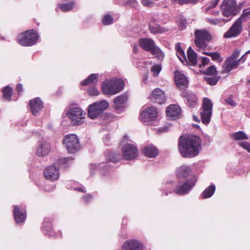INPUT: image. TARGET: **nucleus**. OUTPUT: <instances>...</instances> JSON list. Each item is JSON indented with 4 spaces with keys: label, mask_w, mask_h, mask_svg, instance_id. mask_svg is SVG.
<instances>
[{
    "label": "nucleus",
    "mask_w": 250,
    "mask_h": 250,
    "mask_svg": "<svg viewBox=\"0 0 250 250\" xmlns=\"http://www.w3.org/2000/svg\"><path fill=\"white\" fill-rule=\"evenodd\" d=\"M39 36L33 29L28 30L19 34L17 41L22 46H30L35 44L39 39Z\"/></svg>",
    "instance_id": "nucleus-3"
},
{
    "label": "nucleus",
    "mask_w": 250,
    "mask_h": 250,
    "mask_svg": "<svg viewBox=\"0 0 250 250\" xmlns=\"http://www.w3.org/2000/svg\"><path fill=\"white\" fill-rule=\"evenodd\" d=\"M230 137L234 139L236 141L248 140L249 139L247 135L242 131H239L232 133L230 135Z\"/></svg>",
    "instance_id": "nucleus-33"
},
{
    "label": "nucleus",
    "mask_w": 250,
    "mask_h": 250,
    "mask_svg": "<svg viewBox=\"0 0 250 250\" xmlns=\"http://www.w3.org/2000/svg\"><path fill=\"white\" fill-rule=\"evenodd\" d=\"M239 64V61L234 60L232 58H228L225 61L223 65L224 71L226 73H229L233 69L237 68Z\"/></svg>",
    "instance_id": "nucleus-23"
},
{
    "label": "nucleus",
    "mask_w": 250,
    "mask_h": 250,
    "mask_svg": "<svg viewBox=\"0 0 250 250\" xmlns=\"http://www.w3.org/2000/svg\"><path fill=\"white\" fill-rule=\"evenodd\" d=\"M220 0H212L207 4L205 7V11L208 12L212 8H214L218 4Z\"/></svg>",
    "instance_id": "nucleus-43"
},
{
    "label": "nucleus",
    "mask_w": 250,
    "mask_h": 250,
    "mask_svg": "<svg viewBox=\"0 0 250 250\" xmlns=\"http://www.w3.org/2000/svg\"><path fill=\"white\" fill-rule=\"evenodd\" d=\"M235 98L233 95H230L229 97L225 99V101L227 104L234 106L237 104V102L234 100Z\"/></svg>",
    "instance_id": "nucleus-42"
},
{
    "label": "nucleus",
    "mask_w": 250,
    "mask_h": 250,
    "mask_svg": "<svg viewBox=\"0 0 250 250\" xmlns=\"http://www.w3.org/2000/svg\"><path fill=\"white\" fill-rule=\"evenodd\" d=\"M113 19L109 15H105L103 19V22L104 25H109L113 23Z\"/></svg>",
    "instance_id": "nucleus-45"
},
{
    "label": "nucleus",
    "mask_w": 250,
    "mask_h": 250,
    "mask_svg": "<svg viewBox=\"0 0 250 250\" xmlns=\"http://www.w3.org/2000/svg\"><path fill=\"white\" fill-rule=\"evenodd\" d=\"M50 151V146L49 144L47 142L42 141L40 142L36 153L38 156L42 157L47 154Z\"/></svg>",
    "instance_id": "nucleus-22"
},
{
    "label": "nucleus",
    "mask_w": 250,
    "mask_h": 250,
    "mask_svg": "<svg viewBox=\"0 0 250 250\" xmlns=\"http://www.w3.org/2000/svg\"><path fill=\"white\" fill-rule=\"evenodd\" d=\"M230 20V19L225 18H207L206 21L211 25L222 26L226 22H228Z\"/></svg>",
    "instance_id": "nucleus-27"
},
{
    "label": "nucleus",
    "mask_w": 250,
    "mask_h": 250,
    "mask_svg": "<svg viewBox=\"0 0 250 250\" xmlns=\"http://www.w3.org/2000/svg\"><path fill=\"white\" fill-rule=\"evenodd\" d=\"M85 113L80 107H71L68 111L67 116L74 125H79L83 123Z\"/></svg>",
    "instance_id": "nucleus-8"
},
{
    "label": "nucleus",
    "mask_w": 250,
    "mask_h": 250,
    "mask_svg": "<svg viewBox=\"0 0 250 250\" xmlns=\"http://www.w3.org/2000/svg\"><path fill=\"white\" fill-rule=\"evenodd\" d=\"M108 106V103L104 100L90 104L88 107L87 116L91 119H95L106 109Z\"/></svg>",
    "instance_id": "nucleus-4"
},
{
    "label": "nucleus",
    "mask_w": 250,
    "mask_h": 250,
    "mask_svg": "<svg viewBox=\"0 0 250 250\" xmlns=\"http://www.w3.org/2000/svg\"><path fill=\"white\" fill-rule=\"evenodd\" d=\"M14 215L15 220L17 223L23 222L25 220V210L23 208H20L18 206H14Z\"/></svg>",
    "instance_id": "nucleus-21"
},
{
    "label": "nucleus",
    "mask_w": 250,
    "mask_h": 250,
    "mask_svg": "<svg viewBox=\"0 0 250 250\" xmlns=\"http://www.w3.org/2000/svg\"><path fill=\"white\" fill-rule=\"evenodd\" d=\"M161 69L162 67L161 65L156 64L152 67L151 71L153 73L154 76H157Z\"/></svg>",
    "instance_id": "nucleus-44"
},
{
    "label": "nucleus",
    "mask_w": 250,
    "mask_h": 250,
    "mask_svg": "<svg viewBox=\"0 0 250 250\" xmlns=\"http://www.w3.org/2000/svg\"><path fill=\"white\" fill-rule=\"evenodd\" d=\"M43 228L47 232L45 233L47 234V232H49V235H52V225L50 222L49 219L45 218L43 223Z\"/></svg>",
    "instance_id": "nucleus-35"
},
{
    "label": "nucleus",
    "mask_w": 250,
    "mask_h": 250,
    "mask_svg": "<svg viewBox=\"0 0 250 250\" xmlns=\"http://www.w3.org/2000/svg\"><path fill=\"white\" fill-rule=\"evenodd\" d=\"M16 88L18 92H21L22 91V85H21V84L19 83L17 84Z\"/></svg>",
    "instance_id": "nucleus-61"
},
{
    "label": "nucleus",
    "mask_w": 250,
    "mask_h": 250,
    "mask_svg": "<svg viewBox=\"0 0 250 250\" xmlns=\"http://www.w3.org/2000/svg\"><path fill=\"white\" fill-rule=\"evenodd\" d=\"M143 245L136 240L126 241L122 246L123 250H142Z\"/></svg>",
    "instance_id": "nucleus-20"
},
{
    "label": "nucleus",
    "mask_w": 250,
    "mask_h": 250,
    "mask_svg": "<svg viewBox=\"0 0 250 250\" xmlns=\"http://www.w3.org/2000/svg\"><path fill=\"white\" fill-rule=\"evenodd\" d=\"M219 12L218 11H211V15L214 16H218L219 15Z\"/></svg>",
    "instance_id": "nucleus-64"
},
{
    "label": "nucleus",
    "mask_w": 250,
    "mask_h": 250,
    "mask_svg": "<svg viewBox=\"0 0 250 250\" xmlns=\"http://www.w3.org/2000/svg\"><path fill=\"white\" fill-rule=\"evenodd\" d=\"M220 7L222 15L227 17V19H231L232 17L235 16L238 13L235 0H224Z\"/></svg>",
    "instance_id": "nucleus-5"
},
{
    "label": "nucleus",
    "mask_w": 250,
    "mask_h": 250,
    "mask_svg": "<svg viewBox=\"0 0 250 250\" xmlns=\"http://www.w3.org/2000/svg\"><path fill=\"white\" fill-rule=\"evenodd\" d=\"M175 49L176 51L177 56L181 62L184 64H188V62L186 58L185 52L181 46L180 43L178 42L176 44Z\"/></svg>",
    "instance_id": "nucleus-26"
},
{
    "label": "nucleus",
    "mask_w": 250,
    "mask_h": 250,
    "mask_svg": "<svg viewBox=\"0 0 250 250\" xmlns=\"http://www.w3.org/2000/svg\"><path fill=\"white\" fill-rule=\"evenodd\" d=\"M73 160V159L71 157H64L59 159L58 163L60 165H65L70 163V162Z\"/></svg>",
    "instance_id": "nucleus-46"
},
{
    "label": "nucleus",
    "mask_w": 250,
    "mask_h": 250,
    "mask_svg": "<svg viewBox=\"0 0 250 250\" xmlns=\"http://www.w3.org/2000/svg\"><path fill=\"white\" fill-rule=\"evenodd\" d=\"M181 113L180 107L176 104L169 105L166 109V113L167 117L170 120H175L179 117Z\"/></svg>",
    "instance_id": "nucleus-15"
},
{
    "label": "nucleus",
    "mask_w": 250,
    "mask_h": 250,
    "mask_svg": "<svg viewBox=\"0 0 250 250\" xmlns=\"http://www.w3.org/2000/svg\"><path fill=\"white\" fill-rule=\"evenodd\" d=\"M150 52L154 55L158 60L162 61L163 60L165 55L163 52L158 47L154 46Z\"/></svg>",
    "instance_id": "nucleus-34"
},
{
    "label": "nucleus",
    "mask_w": 250,
    "mask_h": 250,
    "mask_svg": "<svg viewBox=\"0 0 250 250\" xmlns=\"http://www.w3.org/2000/svg\"><path fill=\"white\" fill-rule=\"evenodd\" d=\"M92 198V195L91 194H87L84 196L83 197V200L85 203H88L89 201H90Z\"/></svg>",
    "instance_id": "nucleus-54"
},
{
    "label": "nucleus",
    "mask_w": 250,
    "mask_h": 250,
    "mask_svg": "<svg viewBox=\"0 0 250 250\" xmlns=\"http://www.w3.org/2000/svg\"><path fill=\"white\" fill-rule=\"evenodd\" d=\"M139 45L143 49L150 52L154 47L155 43L150 38H141L139 40Z\"/></svg>",
    "instance_id": "nucleus-24"
},
{
    "label": "nucleus",
    "mask_w": 250,
    "mask_h": 250,
    "mask_svg": "<svg viewBox=\"0 0 250 250\" xmlns=\"http://www.w3.org/2000/svg\"><path fill=\"white\" fill-rule=\"evenodd\" d=\"M174 74L175 82L176 85L180 88L187 87L188 81L185 74L181 73L178 70L175 71Z\"/></svg>",
    "instance_id": "nucleus-16"
},
{
    "label": "nucleus",
    "mask_w": 250,
    "mask_h": 250,
    "mask_svg": "<svg viewBox=\"0 0 250 250\" xmlns=\"http://www.w3.org/2000/svg\"><path fill=\"white\" fill-rule=\"evenodd\" d=\"M16 95H2V100L5 101H16L17 98H14Z\"/></svg>",
    "instance_id": "nucleus-49"
},
{
    "label": "nucleus",
    "mask_w": 250,
    "mask_h": 250,
    "mask_svg": "<svg viewBox=\"0 0 250 250\" xmlns=\"http://www.w3.org/2000/svg\"><path fill=\"white\" fill-rule=\"evenodd\" d=\"M159 21H158L157 19H156L155 17H152L150 19L149 24H155L156 23H159Z\"/></svg>",
    "instance_id": "nucleus-59"
},
{
    "label": "nucleus",
    "mask_w": 250,
    "mask_h": 250,
    "mask_svg": "<svg viewBox=\"0 0 250 250\" xmlns=\"http://www.w3.org/2000/svg\"><path fill=\"white\" fill-rule=\"evenodd\" d=\"M127 98L125 95H120L114 100L115 108L117 113H120L123 112L126 108V102Z\"/></svg>",
    "instance_id": "nucleus-18"
},
{
    "label": "nucleus",
    "mask_w": 250,
    "mask_h": 250,
    "mask_svg": "<svg viewBox=\"0 0 250 250\" xmlns=\"http://www.w3.org/2000/svg\"><path fill=\"white\" fill-rule=\"evenodd\" d=\"M201 148V140L196 135L184 138L181 137L179 139L178 149L183 157H194L199 153Z\"/></svg>",
    "instance_id": "nucleus-1"
},
{
    "label": "nucleus",
    "mask_w": 250,
    "mask_h": 250,
    "mask_svg": "<svg viewBox=\"0 0 250 250\" xmlns=\"http://www.w3.org/2000/svg\"><path fill=\"white\" fill-rule=\"evenodd\" d=\"M239 145L243 149L247 150L250 153V143L247 141L241 142L238 143Z\"/></svg>",
    "instance_id": "nucleus-48"
},
{
    "label": "nucleus",
    "mask_w": 250,
    "mask_h": 250,
    "mask_svg": "<svg viewBox=\"0 0 250 250\" xmlns=\"http://www.w3.org/2000/svg\"><path fill=\"white\" fill-rule=\"evenodd\" d=\"M138 46L137 44H135L133 46V51L134 53H137L138 52Z\"/></svg>",
    "instance_id": "nucleus-63"
},
{
    "label": "nucleus",
    "mask_w": 250,
    "mask_h": 250,
    "mask_svg": "<svg viewBox=\"0 0 250 250\" xmlns=\"http://www.w3.org/2000/svg\"><path fill=\"white\" fill-rule=\"evenodd\" d=\"M75 5V2L72 1L68 3L60 4L59 7L64 12L68 11L72 9Z\"/></svg>",
    "instance_id": "nucleus-39"
},
{
    "label": "nucleus",
    "mask_w": 250,
    "mask_h": 250,
    "mask_svg": "<svg viewBox=\"0 0 250 250\" xmlns=\"http://www.w3.org/2000/svg\"><path fill=\"white\" fill-rule=\"evenodd\" d=\"M142 151L145 155L149 158H154L158 154V149L151 145L146 146Z\"/></svg>",
    "instance_id": "nucleus-25"
},
{
    "label": "nucleus",
    "mask_w": 250,
    "mask_h": 250,
    "mask_svg": "<svg viewBox=\"0 0 250 250\" xmlns=\"http://www.w3.org/2000/svg\"><path fill=\"white\" fill-rule=\"evenodd\" d=\"M152 94H164V92L160 88H156L152 91Z\"/></svg>",
    "instance_id": "nucleus-58"
},
{
    "label": "nucleus",
    "mask_w": 250,
    "mask_h": 250,
    "mask_svg": "<svg viewBox=\"0 0 250 250\" xmlns=\"http://www.w3.org/2000/svg\"><path fill=\"white\" fill-rule=\"evenodd\" d=\"M187 100L188 106L191 107L195 106L197 99L195 95H187Z\"/></svg>",
    "instance_id": "nucleus-37"
},
{
    "label": "nucleus",
    "mask_w": 250,
    "mask_h": 250,
    "mask_svg": "<svg viewBox=\"0 0 250 250\" xmlns=\"http://www.w3.org/2000/svg\"><path fill=\"white\" fill-rule=\"evenodd\" d=\"M187 56L190 64L193 66L196 65L197 60V54L191 47L188 48L187 52Z\"/></svg>",
    "instance_id": "nucleus-29"
},
{
    "label": "nucleus",
    "mask_w": 250,
    "mask_h": 250,
    "mask_svg": "<svg viewBox=\"0 0 250 250\" xmlns=\"http://www.w3.org/2000/svg\"><path fill=\"white\" fill-rule=\"evenodd\" d=\"M215 187L214 185H210L206 188L202 193V198L206 199L210 197L214 193Z\"/></svg>",
    "instance_id": "nucleus-32"
},
{
    "label": "nucleus",
    "mask_w": 250,
    "mask_h": 250,
    "mask_svg": "<svg viewBox=\"0 0 250 250\" xmlns=\"http://www.w3.org/2000/svg\"><path fill=\"white\" fill-rule=\"evenodd\" d=\"M162 188L165 190L169 192H172L173 191H175L176 188L174 187L173 183L171 181L167 182L163 184Z\"/></svg>",
    "instance_id": "nucleus-38"
},
{
    "label": "nucleus",
    "mask_w": 250,
    "mask_h": 250,
    "mask_svg": "<svg viewBox=\"0 0 250 250\" xmlns=\"http://www.w3.org/2000/svg\"><path fill=\"white\" fill-rule=\"evenodd\" d=\"M212 106L211 101L208 98H204L200 112V116L201 121L205 125L208 124L210 121Z\"/></svg>",
    "instance_id": "nucleus-6"
},
{
    "label": "nucleus",
    "mask_w": 250,
    "mask_h": 250,
    "mask_svg": "<svg viewBox=\"0 0 250 250\" xmlns=\"http://www.w3.org/2000/svg\"><path fill=\"white\" fill-rule=\"evenodd\" d=\"M240 52L239 50L234 51L229 58H232L233 60H236V59L239 56Z\"/></svg>",
    "instance_id": "nucleus-53"
},
{
    "label": "nucleus",
    "mask_w": 250,
    "mask_h": 250,
    "mask_svg": "<svg viewBox=\"0 0 250 250\" xmlns=\"http://www.w3.org/2000/svg\"><path fill=\"white\" fill-rule=\"evenodd\" d=\"M203 74L207 76H215L217 74V71L214 65H211L208 67L206 71L203 72Z\"/></svg>",
    "instance_id": "nucleus-40"
},
{
    "label": "nucleus",
    "mask_w": 250,
    "mask_h": 250,
    "mask_svg": "<svg viewBox=\"0 0 250 250\" xmlns=\"http://www.w3.org/2000/svg\"><path fill=\"white\" fill-rule=\"evenodd\" d=\"M110 136L109 135H105L104 137V144L106 145H108V142H109V140H110Z\"/></svg>",
    "instance_id": "nucleus-60"
},
{
    "label": "nucleus",
    "mask_w": 250,
    "mask_h": 250,
    "mask_svg": "<svg viewBox=\"0 0 250 250\" xmlns=\"http://www.w3.org/2000/svg\"><path fill=\"white\" fill-rule=\"evenodd\" d=\"M99 78L98 74H91L86 79L83 81L81 84L82 85H88L98 81Z\"/></svg>",
    "instance_id": "nucleus-31"
},
{
    "label": "nucleus",
    "mask_w": 250,
    "mask_h": 250,
    "mask_svg": "<svg viewBox=\"0 0 250 250\" xmlns=\"http://www.w3.org/2000/svg\"><path fill=\"white\" fill-rule=\"evenodd\" d=\"M220 78V76H215L213 77H210L209 76H207L205 77V79L207 81V82L211 85H215L219 80Z\"/></svg>",
    "instance_id": "nucleus-36"
},
{
    "label": "nucleus",
    "mask_w": 250,
    "mask_h": 250,
    "mask_svg": "<svg viewBox=\"0 0 250 250\" xmlns=\"http://www.w3.org/2000/svg\"><path fill=\"white\" fill-rule=\"evenodd\" d=\"M106 160L113 163H117L121 159V156L119 153L114 151L105 152Z\"/></svg>",
    "instance_id": "nucleus-28"
},
{
    "label": "nucleus",
    "mask_w": 250,
    "mask_h": 250,
    "mask_svg": "<svg viewBox=\"0 0 250 250\" xmlns=\"http://www.w3.org/2000/svg\"><path fill=\"white\" fill-rule=\"evenodd\" d=\"M13 89L10 86H6L2 89L3 94H11Z\"/></svg>",
    "instance_id": "nucleus-50"
},
{
    "label": "nucleus",
    "mask_w": 250,
    "mask_h": 250,
    "mask_svg": "<svg viewBox=\"0 0 250 250\" xmlns=\"http://www.w3.org/2000/svg\"><path fill=\"white\" fill-rule=\"evenodd\" d=\"M220 58V54L217 52H214L211 57L213 61H216Z\"/></svg>",
    "instance_id": "nucleus-57"
},
{
    "label": "nucleus",
    "mask_w": 250,
    "mask_h": 250,
    "mask_svg": "<svg viewBox=\"0 0 250 250\" xmlns=\"http://www.w3.org/2000/svg\"><path fill=\"white\" fill-rule=\"evenodd\" d=\"M197 182V178L195 176H191L189 179L187 180L182 185H178L175 189V192L178 195L185 194L194 187Z\"/></svg>",
    "instance_id": "nucleus-11"
},
{
    "label": "nucleus",
    "mask_w": 250,
    "mask_h": 250,
    "mask_svg": "<svg viewBox=\"0 0 250 250\" xmlns=\"http://www.w3.org/2000/svg\"><path fill=\"white\" fill-rule=\"evenodd\" d=\"M196 46L200 48L204 49L207 47V42L211 39V35L206 30H197L195 31Z\"/></svg>",
    "instance_id": "nucleus-9"
},
{
    "label": "nucleus",
    "mask_w": 250,
    "mask_h": 250,
    "mask_svg": "<svg viewBox=\"0 0 250 250\" xmlns=\"http://www.w3.org/2000/svg\"><path fill=\"white\" fill-rule=\"evenodd\" d=\"M142 3L146 6H151L153 4V2L151 0H143L142 1Z\"/></svg>",
    "instance_id": "nucleus-52"
},
{
    "label": "nucleus",
    "mask_w": 250,
    "mask_h": 250,
    "mask_svg": "<svg viewBox=\"0 0 250 250\" xmlns=\"http://www.w3.org/2000/svg\"><path fill=\"white\" fill-rule=\"evenodd\" d=\"M191 172L192 169L190 166L183 165L176 168V174L178 179L181 180L190 176Z\"/></svg>",
    "instance_id": "nucleus-17"
},
{
    "label": "nucleus",
    "mask_w": 250,
    "mask_h": 250,
    "mask_svg": "<svg viewBox=\"0 0 250 250\" xmlns=\"http://www.w3.org/2000/svg\"><path fill=\"white\" fill-rule=\"evenodd\" d=\"M138 149L131 144H126L122 147L123 157L125 160H132L137 156Z\"/></svg>",
    "instance_id": "nucleus-13"
},
{
    "label": "nucleus",
    "mask_w": 250,
    "mask_h": 250,
    "mask_svg": "<svg viewBox=\"0 0 250 250\" xmlns=\"http://www.w3.org/2000/svg\"><path fill=\"white\" fill-rule=\"evenodd\" d=\"M148 98L153 103L162 104L166 102L165 95H150Z\"/></svg>",
    "instance_id": "nucleus-30"
},
{
    "label": "nucleus",
    "mask_w": 250,
    "mask_h": 250,
    "mask_svg": "<svg viewBox=\"0 0 250 250\" xmlns=\"http://www.w3.org/2000/svg\"><path fill=\"white\" fill-rule=\"evenodd\" d=\"M63 144L70 153H76L81 148L79 140L74 134L65 136L63 139Z\"/></svg>",
    "instance_id": "nucleus-7"
},
{
    "label": "nucleus",
    "mask_w": 250,
    "mask_h": 250,
    "mask_svg": "<svg viewBox=\"0 0 250 250\" xmlns=\"http://www.w3.org/2000/svg\"><path fill=\"white\" fill-rule=\"evenodd\" d=\"M29 105L30 110L34 116H37L43 107V104L39 98H36L31 100Z\"/></svg>",
    "instance_id": "nucleus-19"
},
{
    "label": "nucleus",
    "mask_w": 250,
    "mask_h": 250,
    "mask_svg": "<svg viewBox=\"0 0 250 250\" xmlns=\"http://www.w3.org/2000/svg\"><path fill=\"white\" fill-rule=\"evenodd\" d=\"M88 94H99V92L97 90V89L95 87L93 86L91 88H90L88 90Z\"/></svg>",
    "instance_id": "nucleus-56"
},
{
    "label": "nucleus",
    "mask_w": 250,
    "mask_h": 250,
    "mask_svg": "<svg viewBox=\"0 0 250 250\" xmlns=\"http://www.w3.org/2000/svg\"><path fill=\"white\" fill-rule=\"evenodd\" d=\"M149 29L152 33H162V29L160 26L159 23L155 24H149Z\"/></svg>",
    "instance_id": "nucleus-41"
},
{
    "label": "nucleus",
    "mask_w": 250,
    "mask_h": 250,
    "mask_svg": "<svg viewBox=\"0 0 250 250\" xmlns=\"http://www.w3.org/2000/svg\"><path fill=\"white\" fill-rule=\"evenodd\" d=\"M125 85L122 79L113 78L103 81L101 87L103 94H117L124 89Z\"/></svg>",
    "instance_id": "nucleus-2"
},
{
    "label": "nucleus",
    "mask_w": 250,
    "mask_h": 250,
    "mask_svg": "<svg viewBox=\"0 0 250 250\" xmlns=\"http://www.w3.org/2000/svg\"><path fill=\"white\" fill-rule=\"evenodd\" d=\"M243 24L240 19H238L224 34L226 38L237 37L242 31Z\"/></svg>",
    "instance_id": "nucleus-12"
},
{
    "label": "nucleus",
    "mask_w": 250,
    "mask_h": 250,
    "mask_svg": "<svg viewBox=\"0 0 250 250\" xmlns=\"http://www.w3.org/2000/svg\"><path fill=\"white\" fill-rule=\"evenodd\" d=\"M137 1L136 0H128L126 1V4L130 6L135 7L137 5Z\"/></svg>",
    "instance_id": "nucleus-55"
},
{
    "label": "nucleus",
    "mask_w": 250,
    "mask_h": 250,
    "mask_svg": "<svg viewBox=\"0 0 250 250\" xmlns=\"http://www.w3.org/2000/svg\"><path fill=\"white\" fill-rule=\"evenodd\" d=\"M43 174L46 179L55 181L59 177V169L54 166H50L44 169Z\"/></svg>",
    "instance_id": "nucleus-14"
},
{
    "label": "nucleus",
    "mask_w": 250,
    "mask_h": 250,
    "mask_svg": "<svg viewBox=\"0 0 250 250\" xmlns=\"http://www.w3.org/2000/svg\"><path fill=\"white\" fill-rule=\"evenodd\" d=\"M74 189L75 190H77L81 192H85L86 190L84 188L82 187V188H74Z\"/></svg>",
    "instance_id": "nucleus-62"
},
{
    "label": "nucleus",
    "mask_w": 250,
    "mask_h": 250,
    "mask_svg": "<svg viewBox=\"0 0 250 250\" xmlns=\"http://www.w3.org/2000/svg\"><path fill=\"white\" fill-rule=\"evenodd\" d=\"M202 64H200V67H201L202 65L205 66V65L208 64L209 62V59L207 57H204L202 58Z\"/></svg>",
    "instance_id": "nucleus-51"
},
{
    "label": "nucleus",
    "mask_w": 250,
    "mask_h": 250,
    "mask_svg": "<svg viewBox=\"0 0 250 250\" xmlns=\"http://www.w3.org/2000/svg\"><path fill=\"white\" fill-rule=\"evenodd\" d=\"M158 115L157 109L153 106L148 107L144 109L140 114V120L145 125H149L155 120Z\"/></svg>",
    "instance_id": "nucleus-10"
},
{
    "label": "nucleus",
    "mask_w": 250,
    "mask_h": 250,
    "mask_svg": "<svg viewBox=\"0 0 250 250\" xmlns=\"http://www.w3.org/2000/svg\"><path fill=\"white\" fill-rule=\"evenodd\" d=\"M249 17H250V7L248 9H245L243 11V13L238 19H240L241 21H242L243 20L246 21V19Z\"/></svg>",
    "instance_id": "nucleus-47"
}]
</instances>
